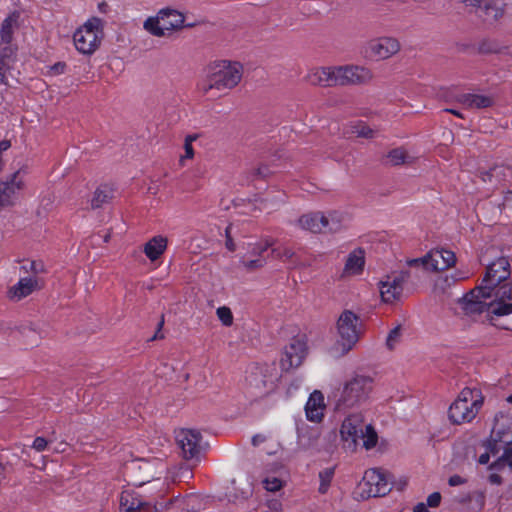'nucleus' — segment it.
I'll return each mask as SVG.
<instances>
[{
  "label": "nucleus",
  "mask_w": 512,
  "mask_h": 512,
  "mask_svg": "<svg viewBox=\"0 0 512 512\" xmlns=\"http://www.w3.org/2000/svg\"><path fill=\"white\" fill-rule=\"evenodd\" d=\"M464 483H466V479L457 474L450 476L448 479V484L453 487Z\"/></svg>",
  "instance_id": "bf43d9fd"
},
{
  "label": "nucleus",
  "mask_w": 512,
  "mask_h": 512,
  "mask_svg": "<svg viewBox=\"0 0 512 512\" xmlns=\"http://www.w3.org/2000/svg\"><path fill=\"white\" fill-rule=\"evenodd\" d=\"M198 134L187 135L184 142L185 155L181 158L183 159H192L194 157V149L192 147V142L198 139Z\"/></svg>",
  "instance_id": "37998d69"
},
{
  "label": "nucleus",
  "mask_w": 512,
  "mask_h": 512,
  "mask_svg": "<svg viewBox=\"0 0 512 512\" xmlns=\"http://www.w3.org/2000/svg\"><path fill=\"white\" fill-rule=\"evenodd\" d=\"M507 47L502 45L499 40L494 38H483L479 41L477 52L482 55L500 54Z\"/></svg>",
  "instance_id": "cd10ccee"
},
{
  "label": "nucleus",
  "mask_w": 512,
  "mask_h": 512,
  "mask_svg": "<svg viewBox=\"0 0 512 512\" xmlns=\"http://www.w3.org/2000/svg\"><path fill=\"white\" fill-rule=\"evenodd\" d=\"M265 263H266V260L261 257H259L257 259L249 260V261H243L245 268L249 271L259 269V268L263 267L265 265Z\"/></svg>",
  "instance_id": "09e8293b"
},
{
  "label": "nucleus",
  "mask_w": 512,
  "mask_h": 512,
  "mask_svg": "<svg viewBox=\"0 0 512 512\" xmlns=\"http://www.w3.org/2000/svg\"><path fill=\"white\" fill-rule=\"evenodd\" d=\"M310 84L322 87H332L339 85V74L337 67H320L312 70L307 75Z\"/></svg>",
  "instance_id": "dca6fc26"
},
{
  "label": "nucleus",
  "mask_w": 512,
  "mask_h": 512,
  "mask_svg": "<svg viewBox=\"0 0 512 512\" xmlns=\"http://www.w3.org/2000/svg\"><path fill=\"white\" fill-rule=\"evenodd\" d=\"M458 101L466 107L477 109L488 108L494 104V99L490 96L470 93L461 95Z\"/></svg>",
  "instance_id": "b1692460"
},
{
  "label": "nucleus",
  "mask_w": 512,
  "mask_h": 512,
  "mask_svg": "<svg viewBox=\"0 0 512 512\" xmlns=\"http://www.w3.org/2000/svg\"><path fill=\"white\" fill-rule=\"evenodd\" d=\"M334 473H335L334 467H328L319 472L320 485H319L318 491L320 494L327 493V491L331 485L332 479L334 477Z\"/></svg>",
  "instance_id": "c9c22d12"
},
{
  "label": "nucleus",
  "mask_w": 512,
  "mask_h": 512,
  "mask_svg": "<svg viewBox=\"0 0 512 512\" xmlns=\"http://www.w3.org/2000/svg\"><path fill=\"white\" fill-rule=\"evenodd\" d=\"M164 323L165 322H158V325H157V328H156V331L154 332V334L151 337L147 338L148 342L164 338V333L162 332Z\"/></svg>",
  "instance_id": "4d7b16f0"
},
{
  "label": "nucleus",
  "mask_w": 512,
  "mask_h": 512,
  "mask_svg": "<svg viewBox=\"0 0 512 512\" xmlns=\"http://www.w3.org/2000/svg\"><path fill=\"white\" fill-rule=\"evenodd\" d=\"M73 40L76 49L80 53L90 55L99 47L101 36L77 29L74 33Z\"/></svg>",
  "instance_id": "a211bd4d"
},
{
  "label": "nucleus",
  "mask_w": 512,
  "mask_h": 512,
  "mask_svg": "<svg viewBox=\"0 0 512 512\" xmlns=\"http://www.w3.org/2000/svg\"><path fill=\"white\" fill-rule=\"evenodd\" d=\"M338 338L329 348V355L340 359L356 346L364 332L363 322H337Z\"/></svg>",
  "instance_id": "423d86ee"
},
{
  "label": "nucleus",
  "mask_w": 512,
  "mask_h": 512,
  "mask_svg": "<svg viewBox=\"0 0 512 512\" xmlns=\"http://www.w3.org/2000/svg\"><path fill=\"white\" fill-rule=\"evenodd\" d=\"M369 50L376 60H383L396 54L400 50V44L395 38L381 37L369 43Z\"/></svg>",
  "instance_id": "2eb2a0df"
},
{
  "label": "nucleus",
  "mask_w": 512,
  "mask_h": 512,
  "mask_svg": "<svg viewBox=\"0 0 512 512\" xmlns=\"http://www.w3.org/2000/svg\"><path fill=\"white\" fill-rule=\"evenodd\" d=\"M243 66L239 62L231 63L221 60L211 63L207 67L206 78L202 82L201 90L207 94L210 91L230 90L241 81Z\"/></svg>",
  "instance_id": "f03ea898"
},
{
  "label": "nucleus",
  "mask_w": 512,
  "mask_h": 512,
  "mask_svg": "<svg viewBox=\"0 0 512 512\" xmlns=\"http://www.w3.org/2000/svg\"><path fill=\"white\" fill-rule=\"evenodd\" d=\"M403 335V326L402 324H398L396 327H394L389 333L386 338V347L389 350H394L398 344L402 340Z\"/></svg>",
  "instance_id": "e433bc0d"
},
{
  "label": "nucleus",
  "mask_w": 512,
  "mask_h": 512,
  "mask_svg": "<svg viewBox=\"0 0 512 512\" xmlns=\"http://www.w3.org/2000/svg\"><path fill=\"white\" fill-rule=\"evenodd\" d=\"M23 268L26 271H31L33 274H40L45 272V266L44 263L41 261H30L29 267L24 265Z\"/></svg>",
  "instance_id": "49530a36"
},
{
  "label": "nucleus",
  "mask_w": 512,
  "mask_h": 512,
  "mask_svg": "<svg viewBox=\"0 0 512 512\" xmlns=\"http://www.w3.org/2000/svg\"><path fill=\"white\" fill-rule=\"evenodd\" d=\"M16 50L11 43L5 44L0 50V83L7 85L6 71L11 68L10 63L15 61Z\"/></svg>",
  "instance_id": "5701e85b"
},
{
  "label": "nucleus",
  "mask_w": 512,
  "mask_h": 512,
  "mask_svg": "<svg viewBox=\"0 0 512 512\" xmlns=\"http://www.w3.org/2000/svg\"><path fill=\"white\" fill-rule=\"evenodd\" d=\"M83 32H90L103 37V22L98 17H92L82 27L79 28Z\"/></svg>",
  "instance_id": "4c0bfd02"
},
{
  "label": "nucleus",
  "mask_w": 512,
  "mask_h": 512,
  "mask_svg": "<svg viewBox=\"0 0 512 512\" xmlns=\"http://www.w3.org/2000/svg\"><path fill=\"white\" fill-rule=\"evenodd\" d=\"M337 73L340 86L366 84L373 78L371 70L363 66H339Z\"/></svg>",
  "instance_id": "ddd939ff"
},
{
  "label": "nucleus",
  "mask_w": 512,
  "mask_h": 512,
  "mask_svg": "<svg viewBox=\"0 0 512 512\" xmlns=\"http://www.w3.org/2000/svg\"><path fill=\"white\" fill-rule=\"evenodd\" d=\"M504 6L498 7L492 1H486L480 12H476L477 16L482 19L485 24L494 25L504 15Z\"/></svg>",
  "instance_id": "412c9836"
},
{
  "label": "nucleus",
  "mask_w": 512,
  "mask_h": 512,
  "mask_svg": "<svg viewBox=\"0 0 512 512\" xmlns=\"http://www.w3.org/2000/svg\"><path fill=\"white\" fill-rule=\"evenodd\" d=\"M22 173L25 174L26 171L20 168L11 174L7 181L0 182V210L14 204L11 197L14 195L15 189L20 190L24 186V182L19 178Z\"/></svg>",
  "instance_id": "4468645a"
},
{
  "label": "nucleus",
  "mask_w": 512,
  "mask_h": 512,
  "mask_svg": "<svg viewBox=\"0 0 512 512\" xmlns=\"http://www.w3.org/2000/svg\"><path fill=\"white\" fill-rule=\"evenodd\" d=\"M325 403L323 394L315 390L312 392L305 405V414L309 421L319 423L324 417Z\"/></svg>",
  "instance_id": "f3484780"
},
{
  "label": "nucleus",
  "mask_w": 512,
  "mask_h": 512,
  "mask_svg": "<svg viewBox=\"0 0 512 512\" xmlns=\"http://www.w3.org/2000/svg\"><path fill=\"white\" fill-rule=\"evenodd\" d=\"M327 217H329V232H337L341 229V221L342 217L337 211L330 212Z\"/></svg>",
  "instance_id": "c03bdc74"
},
{
  "label": "nucleus",
  "mask_w": 512,
  "mask_h": 512,
  "mask_svg": "<svg viewBox=\"0 0 512 512\" xmlns=\"http://www.w3.org/2000/svg\"><path fill=\"white\" fill-rule=\"evenodd\" d=\"M231 226H232V225H231V224H229V225L226 227V229H225V237H226V243H225V246H226V248H227L229 251L233 252V251H235L236 246H235V243H234L233 238H232V236H231Z\"/></svg>",
  "instance_id": "5fc2aeb1"
},
{
  "label": "nucleus",
  "mask_w": 512,
  "mask_h": 512,
  "mask_svg": "<svg viewBox=\"0 0 512 512\" xmlns=\"http://www.w3.org/2000/svg\"><path fill=\"white\" fill-rule=\"evenodd\" d=\"M360 440L363 441V447L366 450H370L376 446L378 435L371 424L364 425L363 437H360Z\"/></svg>",
  "instance_id": "f704fd0d"
},
{
  "label": "nucleus",
  "mask_w": 512,
  "mask_h": 512,
  "mask_svg": "<svg viewBox=\"0 0 512 512\" xmlns=\"http://www.w3.org/2000/svg\"><path fill=\"white\" fill-rule=\"evenodd\" d=\"M219 320H233L231 309L226 306L219 307L216 311Z\"/></svg>",
  "instance_id": "8fccbe9b"
},
{
  "label": "nucleus",
  "mask_w": 512,
  "mask_h": 512,
  "mask_svg": "<svg viewBox=\"0 0 512 512\" xmlns=\"http://www.w3.org/2000/svg\"><path fill=\"white\" fill-rule=\"evenodd\" d=\"M263 484H264V488L270 492H277L283 486L282 481L277 477L265 478L263 481Z\"/></svg>",
  "instance_id": "a18cd8bd"
},
{
  "label": "nucleus",
  "mask_w": 512,
  "mask_h": 512,
  "mask_svg": "<svg viewBox=\"0 0 512 512\" xmlns=\"http://www.w3.org/2000/svg\"><path fill=\"white\" fill-rule=\"evenodd\" d=\"M19 15L14 12L12 15L8 16L4 21L2 22L1 29H0V36H1V43L3 44H10L13 38V29H12V23L16 22Z\"/></svg>",
  "instance_id": "473e14b6"
},
{
  "label": "nucleus",
  "mask_w": 512,
  "mask_h": 512,
  "mask_svg": "<svg viewBox=\"0 0 512 512\" xmlns=\"http://www.w3.org/2000/svg\"><path fill=\"white\" fill-rule=\"evenodd\" d=\"M484 404V396L479 389L464 388L450 405L448 418L451 423L461 425L472 422Z\"/></svg>",
  "instance_id": "20e7f679"
},
{
  "label": "nucleus",
  "mask_w": 512,
  "mask_h": 512,
  "mask_svg": "<svg viewBox=\"0 0 512 512\" xmlns=\"http://www.w3.org/2000/svg\"><path fill=\"white\" fill-rule=\"evenodd\" d=\"M319 431L314 428H299L298 429V441L299 445L303 448H309L317 442L319 438Z\"/></svg>",
  "instance_id": "c756f323"
},
{
  "label": "nucleus",
  "mask_w": 512,
  "mask_h": 512,
  "mask_svg": "<svg viewBox=\"0 0 512 512\" xmlns=\"http://www.w3.org/2000/svg\"><path fill=\"white\" fill-rule=\"evenodd\" d=\"M489 289L490 287L478 285L459 299L458 303L466 316L471 317L487 312L489 315L503 317L512 313V303L486 302L493 297Z\"/></svg>",
  "instance_id": "f257e3e1"
},
{
  "label": "nucleus",
  "mask_w": 512,
  "mask_h": 512,
  "mask_svg": "<svg viewBox=\"0 0 512 512\" xmlns=\"http://www.w3.org/2000/svg\"><path fill=\"white\" fill-rule=\"evenodd\" d=\"M167 245V237L156 235L153 236L147 243H145L143 252L150 261L154 262L163 255L167 249Z\"/></svg>",
  "instance_id": "aec40b11"
},
{
  "label": "nucleus",
  "mask_w": 512,
  "mask_h": 512,
  "mask_svg": "<svg viewBox=\"0 0 512 512\" xmlns=\"http://www.w3.org/2000/svg\"><path fill=\"white\" fill-rule=\"evenodd\" d=\"M285 257L286 259H292L295 257V252L290 248H285L282 251V258Z\"/></svg>",
  "instance_id": "774afa93"
},
{
  "label": "nucleus",
  "mask_w": 512,
  "mask_h": 512,
  "mask_svg": "<svg viewBox=\"0 0 512 512\" xmlns=\"http://www.w3.org/2000/svg\"><path fill=\"white\" fill-rule=\"evenodd\" d=\"M319 212L302 215L298 222L299 225L312 233H321V224L318 223Z\"/></svg>",
  "instance_id": "2f4dec72"
},
{
  "label": "nucleus",
  "mask_w": 512,
  "mask_h": 512,
  "mask_svg": "<svg viewBox=\"0 0 512 512\" xmlns=\"http://www.w3.org/2000/svg\"><path fill=\"white\" fill-rule=\"evenodd\" d=\"M441 494L439 492H433L427 497V506L435 508L441 503Z\"/></svg>",
  "instance_id": "864d4df0"
},
{
  "label": "nucleus",
  "mask_w": 512,
  "mask_h": 512,
  "mask_svg": "<svg viewBox=\"0 0 512 512\" xmlns=\"http://www.w3.org/2000/svg\"><path fill=\"white\" fill-rule=\"evenodd\" d=\"M493 296L496 298L493 302L507 303L506 300L512 299V289L507 284L499 285L494 291Z\"/></svg>",
  "instance_id": "58836bf2"
},
{
  "label": "nucleus",
  "mask_w": 512,
  "mask_h": 512,
  "mask_svg": "<svg viewBox=\"0 0 512 512\" xmlns=\"http://www.w3.org/2000/svg\"><path fill=\"white\" fill-rule=\"evenodd\" d=\"M337 320H359V317L351 310H344Z\"/></svg>",
  "instance_id": "052dcab7"
},
{
  "label": "nucleus",
  "mask_w": 512,
  "mask_h": 512,
  "mask_svg": "<svg viewBox=\"0 0 512 512\" xmlns=\"http://www.w3.org/2000/svg\"><path fill=\"white\" fill-rule=\"evenodd\" d=\"M272 174V171L269 169V166L266 164H261L259 167L254 168L251 171V180L254 181L256 179H267Z\"/></svg>",
  "instance_id": "a19ab883"
},
{
  "label": "nucleus",
  "mask_w": 512,
  "mask_h": 512,
  "mask_svg": "<svg viewBox=\"0 0 512 512\" xmlns=\"http://www.w3.org/2000/svg\"><path fill=\"white\" fill-rule=\"evenodd\" d=\"M413 512H429V510L427 508V504L418 503L417 505L414 506Z\"/></svg>",
  "instance_id": "338daca9"
},
{
  "label": "nucleus",
  "mask_w": 512,
  "mask_h": 512,
  "mask_svg": "<svg viewBox=\"0 0 512 512\" xmlns=\"http://www.w3.org/2000/svg\"><path fill=\"white\" fill-rule=\"evenodd\" d=\"M503 170H504V166L494 165L493 167H490L485 172L481 173L483 175L482 179L484 181H486V178H488L490 180L492 177H498L502 173Z\"/></svg>",
  "instance_id": "de8ad7c7"
},
{
  "label": "nucleus",
  "mask_w": 512,
  "mask_h": 512,
  "mask_svg": "<svg viewBox=\"0 0 512 512\" xmlns=\"http://www.w3.org/2000/svg\"><path fill=\"white\" fill-rule=\"evenodd\" d=\"M410 278L409 270H402L398 275L394 276L391 282H395L397 286H402L404 282H406Z\"/></svg>",
  "instance_id": "603ef678"
},
{
  "label": "nucleus",
  "mask_w": 512,
  "mask_h": 512,
  "mask_svg": "<svg viewBox=\"0 0 512 512\" xmlns=\"http://www.w3.org/2000/svg\"><path fill=\"white\" fill-rule=\"evenodd\" d=\"M176 441L187 460L195 459L201 452L202 435L194 429H181L176 434Z\"/></svg>",
  "instance_id": "f8f14e48"
},
{
  "label": "nucleus",
  "mask_w": 512,
  "mask_h": 512,
  "mask_svg": "<svg viewBox=\"0 0 512 512\" xmlns=\"http://www.w3.org/2000/svg\"><path fill=\"white\" fill-rule=\"evenodd\" d=\"M145 503L129 492H122L120 497V506L123 512H137L140 511Z\"/></svg>",
  "instance_id": "c85d7f7f"
},
{
  "label": "nucleus",
  "mask_w": 512,
  "mask_h": 512,
  "mask_svg": "<svg viewBox=\"0 0 512 512\" xmlns=\"http://www.w3.org/2000/svg\"><path fill=\"white\" fill-rule=\"evenodd\" d=\"M112 197L113 191L109 189L107 185L98 187L91 200L92 209L100 208L103 204L108 203Z\"/></svg>",
  "instance_id": "7c9ffc66"
},
{
  "label": "nucleus",
  "mask_w": 512,
  "mask_h": 512,
  "mask_svg": "<svg viewBox=\"0 0 512 512\" xmlns=\"http://www.w3.org/2000/svg\"><path fill=\"white\" fill-rule=\"evenodd\" d=\"M410 159L409 154L403 147H397L390 150L381 158L383 165L399 166L408 163Z\"/></svg>",
  "instance_id": "bb28decb"
},
{
  "label": "nucleus",
  "mask_w": 512,
  "mask_h": 512,
  "mask_svg": "<svg viewBox=\"0 0 512 512\" xmlns=\"http://www.w3.org/2000/svg\"><path fill=\"white\" fill-rule=\"evenodd\" d=\"M433 253L428 252L425 256L421 258H414L407 261V264L410 267H418L420 265H423L425 268H428L431 270V262H432Z\"/></svg>",
  "instance_id": "79ce46f5"
},
{
  "label": "nucleus",
  "mask_w": 512,
  "mask_h": 512,
  "mask_svg": "<svg viewBox=\"0 0 512 512\" xmlns=\"http://www.w3.org/2000/svg\"><path fill=\"white\" fill-rule=\"evenodd\" d=\"M505 463L512 468V447L505 449L503 455L490 465V469H500Z\"/></svg>",
  "instance_id": "ea45409f"
},
{
  "label": "nucleus",
  "mask_w": 512,
  "mask_h": 512,
  "mask_svg": "<svg viewBox=\"0 0 512 512\" xmlns=\"http://www.w3.org/2000/svg\"><path fill=\"white\" fill-rule=\"evenodd\" d=\"M390 278V276H387L386 281L380 282V295L385 303L399 300L403 292V286H397L395 282L390 281Z\"/></svg>",
  "instance_id": "393cba45"
},
{
  "label": "nucleus",
  "mask_w": 512,
  "mask_h": 512,
  "mask_svg": "<svg viewBox=\"0 0 512 512\" xmlns=\"http://www.w3.org/2000/svg\"><path fill=\"white\" fill-rule=\"evenodd\" d=\"M184 15L171 8L161 9L157 16L149 17L144 22V29L156 37H163L165 30H178L184 27ZM187 24L185 27H192Z\"/></svg>",
  "instance_id": "0eeeda50"
},
{
  "label": "nucleus",
  "mask_w": 512,
  "mask_h": 512,
  "mask_svg": "<svg viewBox=\"0 0 512 512\" xmlns=\"http://www.w3.org/2000/svg\"><path fill=\"white\" fill-rule=\"evenodd\" d=\"M265 441V437L261 434H256L252 437V445L258 446L259 444L263 443Z\"/></svg>",
  "instance_id": "69168bd1"
},
{
  "label": "nucleus",
  "mask_w": 512,
  "mask_h": 512,
  "mask_svg": "<svg viewBox=\"0 0 512 512\" xmlns=\"http://www.w3.org/2000/svg\"><path fill=\"white\" fill-rule=\"evenodd\" d=\"M13 334H14V338H17V339L20 337L24 338L23 341L27 345L34 346V345L38 344L39 337L37 336L35 329L33 327H31V325H27L25 327L22 326L17 331L13 332Z\"/></svg>",
  "instance_id": "72a5a7b5"
},
{
  "label": "nucleus",
  "mask_w": 512,
  "mask_h": 512,
  "mask_svg": "<svg viewBox=\"0 0 512 512\" xmlns=\"http://www.w3.org/2000/svg\"><path fill=\"white\" fill-rule=\"evenodd\" d=\"M373 389V379L366 375H355L345 382L336 401L338 410L351 408L366 402Z\"/></svg>",
  "instance_id": "39448f33"
},
{
  "label": "nucleus",
  "mask_w": 512,
  "mask_h": 512,
  "mask_svg": "<svg viewBox=\"0 0 512 512\" xmlns=\"http://www.w3.org/2000/svg\"><path fill=\"white\" fill-rule=\"evenodd\" d=\"M247 386L260 397H266L277 389L281 374L274 362L251 363L246 369Z\"/></svg>",
  "instance_id": "7ed1b4c3"
},
{
  "label": "nucleus",
  "mask_w": 512,
  "mask_h": 512,
  "mask_svg": "<svg viewBox=\"0 0 512 512\" xmlns=\"http://www.w3.org/2000/svg\"><path fill=\"white\" fill-rule=\"evenodd\" d=\"M318 223L321 224V233L329 231V227L331 226L329 223V217L319 212Z\"/></svg>",
  "instance_id": "13d9d810"
},
{
  "label": "nucleus",
  "mask_w": 512,
  "mask_h": 512,
  "mask_svg": "<svg viewBox=\"0 0 512 512\" xmlns=\"http://www.w3.org/2000/svg\"><path fill=\"white\" fill-rule=\"evenodd\" d=\"M308 354L306 335H297L293 337L289 344L284 347L280 359L281 369L289 371L302 365Z\"/></svg>",
  "instance_id": "6e6552de"
},
{
  "label": "nucleus",
  "mask_w": 512,
  "mask_h": 512,
  "mask_svg": "<svg viewBox=\"0 0 512 512\" xmlns=\"http://www.w3.org/2000/svg\"><path fill=\"white\" fill-rule=\"evenodd\" d=\"M67 65L65 62H57L50 67V73L52 75H60L65 72Z\"/></svg>",
  "instance_id": "6e6d98bb"
},
{
  "label": "nucleus",
  "mask_w": 512,
  "mask_h": 512,
  "mask_svg": "<svg viewBox=\"0 0 512 512\" xmlns=\"http://www.w3.org/2000/svg\"><path fill=\"white\" fill-rule=\"evenodd\" d=\"M359 486L362 489V497L366 498L385 496L391 490L386 475L377 468L366 470Z\"/></svg>",
  "instance_id": "1a4fd4ad"
},
{
  "label": "nucleus",
  "mask_w": 512,
  "mask_h": 512,
  "mask_svg": "<svg viewBox=\"0 0 512 512\" xmlns=\"http://www.w3.org/2000/svg\"><path fill=\"white\" fill-rule=\"evenodd\" d=\"M430 252L433 253L431 262V271L433 272L444 271L454 266L456 262L455 253L451 250L441 248L431 250Z\"/></svg>",
  "instance_id": "6ab92c4d"
},
{
  "label": "nucleus",
  "mask_w": 512,
  "mask_h": 512,
  "mask_svg": "<svg viewBox=\"0 0 512 512\" xmlns=\"http://www.w3.org/2000/svg\"><path fill=\"white\" fill-rule=\"evenodd\" d=\"M364 420L359 413L348 415L342 422L340 436L343 447L351 452L355 451L360 437H363Z\"/></svg>",
  "instance_id": "9d476101"
},
{
  "label": "nucleus",
  "mask_w": 512,
  "mask_h": 512,
  "mask_svg": "<svg viewBox=\"0 0 512 512\" xmlns=\"http://www.w3.org/2000/svg\"><path fill=\"white\" fill-rule=\"evenodd\" d=\"M357 134L360 137L372 138L374 135V131L368 126H362V128L357 131Z\"/></svg>",
  "instance_id": "680f3d73"
},
{
  "label": "nucleus",
  "mask_w": 512,
  "mask_h": 512,
  "mask_svg": "<svg viewBox=\"0 0 512 512\" xmlns=\"http://www.w3.org/2000/svg\"><path fill=\"white\" fill-rule=\"evenodd\" d=\"M510 275L511 266L509 259L507 257H499L487 266L480 285L490 287L489 290L493 293V291L501 283L505 282Z\"/></svg>",
  "instance_id": "9b49d317"
},
{
  "label": "nucleus",
  "mask_w": 512,
  "mask_h": 512,
  "mask_svg": "<svg viewBox=\"0 0 512 512\" xmlns=\"http://www.w3.org/2000/svg\"><path fill=\"white\" fill-rule=\"evenodd\" d=\"M48 446V441L44 437H36L33 441L32 448L37 452H42L46 450Z\"/></svg>",
  "instance_id": "3c124183"
},
{
  "label": "nucleus",
  "mask_w": 512,
  "mask_h": 512,
  "mask_svg": "<svg viewBox=\"0 0 512 512\" xmlns=\"http://www.w3.org/2000/svg\"><path fill=\"white\" fill-rule=\"evenodd\" d=\"M463 2L466 3L467 5L476 7L477 8L476 12H480L481 8H483L484 3L486 1H484V0H464Z\"/></svg>",
  "instance_id": "e2e57ef3"
},
{
  "label": "nucleus",
  "mask_w": 512,
  "mask_h": 512,
  "mask_svg": "<svg viewBox=\"0 0 512 512\" xmlns=\"http://www.w3.org/2000/svg\"><path fill=\"white\" fill-rule=\"evenodd\" d=\"M488 481L494 485H500L502 483V477L497 473H491L488 476Z\"/></svg>",
  "instance_id": "0e129e2a"
},
{
  "label": "nucleus",
  "mask_w": 512,
  "mask_h": 512,
  "mask_svg": "<svg viewBox=\"0 0 512 512\" xmlns=\"http://www.w3.org/2000/svg\"><path fill=\"white\" fill-rule=\"evenodd\" d=\"M37 288V278L25 277L21 278L19 282L9 290V294H11V297H16L18 300H20L30 295Z\"/></svg>",
  "instance_id": "4be33fe9"
},
{
  "label": "nucleus",
  "mask_w": 512,
  "mask_h": 512,
  "mask_svg": "<svg viewBox=\"0 0 512 512\" xmlns=\"http://www.w3.org/2000/svg\"><path fill=\"white\" fill-rule=\"evenodd\" d=\"M365 265V251L362 248H357L351 252L345 263V271L350 274H360Z\"/></svg>",
  "instance_id": "a878e982"
}]
</instances>
